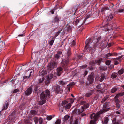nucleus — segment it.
I'll use <instances>...</instances> for the list:
<instances>
[{"label": "nucleus", "instance_id": "f257e3e1", "mask_svg": "<svg viewBox=\"0 0 124 124\" xmlns=\"http://www.w3.org/2000/svg\"><path fill=\"white\" fill-rule=\"evenodd\" d=\"M110 103L107 102L104 103L103 105V109L100 111L96 114L93 113L90 116V118L92 120L90 121L91 124H95L96 121L99 117V115L108 111L110 108Z\"/></svg>", "mask_w": 124, "mask_h": 124}, {"label": "nucleus", "instance_id": "f03ea898", "mask_svg": "<svg viewBox=\"0 0 124 124\" xmlns=\"http://www.w3.org/2000/svg\"><path fill=\"white\" fill-rule=\"evenodd\" d=\"M91 41V39H90L86 40L85 49L87 51H91L93 53L95 51L96 48L98 47L100 43H95L92 47H89V44Z\"/></svg>", "mask_w": 124, "mask_h": 124}, {"label": "nucleus", "instance_id": "7ed1b4c3", "mask_svg": "<svg viewBox=\"0 0 124 124\" xmlns=\"http://www.w3.org/2000/svg\"><path fill=\"white\" fill-rule=\"evenodd\" d=\"M65 55V60L63 63V66L65 68L67 67V65L69 63L70 60V56L71 54L70 49L69 48L67 49Z\"/></svg>", "mask_w": 124, "mask_h": 124}, {"label": "nucleus", "instance_id": "20e7f679", "mask_svg": "<svg viewBox=\"0 0 124 124\" xmlns=\"http://www.w3.org/2000/svg\"><path fill=\"white\" fill-rule=\"evenodd\" d=\"M114 5L113 3L110 4L108 6H105L101 9V12L102 14L105 13L106 10H114Z\"/></svg>", "mask_w": 124, "mask_h": 124}, {"label": "nucleus", "instance_id": "39448f33", "mask_svg": "<svg viewBox=\"0 0 124 124\" xmlns=\"http://www.w3.org/2000/svg\"><path fill=\"white\" fill-rule=\"evenodd\" d=\"M50 95L49 91L48 90L45 91H43L41 93L40 95V98L41 99L45 100L47 97H49Z\"/></svg>", "mask_w": 124, "mask_h": 124}, {"label": "nucleus", "instance_id": "423d86ee", "mask_svg": "<svg viewBox=\"0 0 124 124\" xmlns=\"http://www.w3.org/2000/svg\"><path fill=\"white\" fill-rule=\"evenodd\" d=\"M84 110V108L83 107H81L79 109L77 108L73 110L72 114L74 115H79L80 113L83 112Z\"/></svg>", "mask_w": 124, "mask_h": 124}, {"label": "nucleus", "instance_id": "0eeeda50", "mask_svg": "<svg viewBox=\"0 0 124 124\" xmlns=\"http://www.w3.org/2000/svg\"><path fill=\"white\" fill-rule=\"evenodd\" d=\"M57 66V63L54 61H52L49 63L47 67V69L48 70L51 71Z\"/></svg>", "mask_w": 124, "mask_h": 124}, {"label": "nucleus", "instance_id": "6e6552de", "mask_svg": "<svg viewBox=\"0 0 124 124\" xmlns=\"http://www.w3.org/2000/svg\"><path fill=\"white\" fill-rule=\"evenodd\" d=\"M86 21V20L81 17L76 19L75 23L76 25H78L79 26H81L84 24Z\"/></svg>", "mask_w": 124, "mask_h": 124}, {"label": "nucleus", "instance_id": "1a4fd4ad", "mask_svg": "<svg viewBox=\"0 0 124 124\" xmlns=\"http://www.w3.org/2000/svg\"><path fill=\"white\" fill-rule=\"evenodd\" d=\"M102 60V58H100L99 60L91 61L89 62V64L90 65L94 66L96 63H98L99 64H100Z\"/></svg>", "mask_w": 124, "mask_h": 124}, {"label": "nucleus", "instance_id": "9d476101", "mask_svg": "<svg viewBox=\"0 0 124 124\" xmlns=\"http://www.w3.org/2000/svg\"><path fill=\"white\" fill-rule=\"evenodd\" d=\"M94 76L93 74L91 73L88 76L87 78V81L89 84L92 83L94 81Z\"/></svg>", "mask_w": 124, "mask_h": 124}, {"label": "nucleus", "instance_id": "9b49d317", "mask_svg": "<svg viewBox=\"0 0 124 124\" xmlns=\"http://www.w3.org/2000/svg\"><path fill=\"white\" fill-rule=\"evenodd\" d=\"M118 54L115 52L110 53H107L106 54L105 56L106 58L108 59H110V57L111 56H117Z\"/></svg>", "mask_w": 124, "mask_h": 124}, {"label": "nucleus", "instance_id": "f8f14e48", "mask_svg": "<svg viewBox=\"0 0 124 124\" xmlns=\"http://www.w3.org/2000/svg\"><path fill=\"white\" fill-rule=\"evenodd\" d=\"M32 91V88L30 87L28 88L24 92L25 95L26 96H28L31 94Z\"/></svg>", "mask_w": 124, "mask_h": 124}, {"label": "nucleus", "instance_id": "ddd939ff", "mask_svg": "<svg viewBox=\"0 0 124 124\" xmlns=\"http://www.w3.org/2000/svg\"><path fill=\"white\" fill-rule=\"evenodd\" d=\"M29 64V62L27 64L20 66L19 67V69L20 70H24L27 69H28L30 67Z\"/></svg>", "mask_w": 124, "mask_h": 124}, {"label": "nucleus", "instance_id": "4468645a", "mask_svg": "<svg viewBox=\"0 0 124 124\" xmlns=\"http://www.w3.org/2000/svg\"><path fill=\"white\" fill-rule=\"evenodd\" d=\"M63 69L61 67H60L56 69V72L57 75L58 76H60L61 74L62 73Z\"/></svg>", "mask_w": 124, "mask_h": 124}, {"label": "nucleus", "instance_id": "2eb2a0df", "mask_svg": "<svg viewBox=\"0 0 124 124\" xmlns=\"http://www.w3.org/2000/svg\"><path fill=\"white\" fill-rule=\"evenodd\" d=\"M106 75L105 74L102 73L101 74L100 76L99 77L98 80L101 82H102L104 79H106Z\"/></svg>", "mask_w": 124, "mask_h": 124}, {"label": "nucleus", "instance_id": "dca6fc26", "mask_svg": "<svg viewBox=\"0 0 124 124\" xmlns=\"http://www.w3.org/2000/svg\"><path fill=\"white\" fill-rule=\"evenodd\" d=\"M55 89L56 92L58 93H61L63 91V90L60 89V86L58 85L56 86Z\"/></svg>", "mask_w": 124, "mask_h": 124}, {"label": "nucleus", "instance_id": "f3484780", "mask_svg": "<svg viewBox=\"0 0 124 124\" xmlns=\"http://www.w3.org/2000/svg\"><path fill=\"white\" fill-rule=\"evenodd\" d=\"M32 73V71H31L30 70H28L25 71L23 73V74L30 77Z\"/></svg>", "mask_w": 124, "mask_h": 124}, {"label": "nucleus", "instance_id": "a211bd4d", "mask_svg": "<svg viewBox=\"0 0 124 124\" xmlns=\"http://www.w3.org/2000/svg\"><path fill=\"white\" fill-rule=\"evenodd\" d=\"M62 52L61 51H57V54H56L55 55V58L57 59H59L60 58L61 56V55H62Z\"/></svg>", "mask_w": 124, "mask_h": 124}, {"label": "nucleus", "instance_id": "6ab92c4d", "mask_svg": "<svg viewBox=\"0 0 124 124\" xmlns=\"http://www.w3.org/2000/svg\"><path fill=\"white\" fill-rule=\"evenodd\" d=\"M96 39L97 38H96L95 37H93V42L94 43H99V42L101 39V36H100L98 37L97 39Z\"/></svg>", "mask_w": 124, "mask_h": 124}, {"label": "nucleus", "instance_id": "aec40b11", "mask_svg": "<svg viewBox=\"0 0 124 124\" xmlns=\"http://www.w3.org/2000/svg\"><path fill=\"white\" fill-rule=\"evenodd\" d=\"M94 93V91L93 90H90L88 92L86 93L85 95V96L87 97H89L92 95Z\"/></svg>", "mask_w": 124, "mask_h": 124}, {"label": "nucleus", "instance_id": "412c9836", "mask_svg": "<svg viewBox=\"0 0 124 124\" xmlns=\"http://www.w3.org/2000/svg\"><path fill=\"white\" fill-rule=\"evenodd\" d=\"M40 87L39 86H38L37 85H36L34 87V89L35 93H40V90H39L40 89Z\"/></svg>", "mask_w": 124, "mask_h": 124}, {"label": "nucleus", "instance_id": "4be33fe9", "mask_svg": "<svg viewBox=\"0 0 124 124\" xmlns=\"http://www.w3.org/2000/svg\"><path fill=\"white\" fill-rule=\"evenodd\" d=\"M113 16L112 14H110L106 17V19L108 22L110 21L113 18Z\"/></svg>", "mask_w": 124, "mask_h": 124}, {"label": "nucleus", "instance_id": "5701e85b", "mask_svg": "<svg viewBox=\"0 0 124 124\" xmlns=\"http://www.w3.org/2000/svg\"><path fill=\"white\" fill-rule=\"evenodd\" d=\"M8 102L6 101L3 106L2 110H6L8 107Z\"/></svg>", "mask_w": 124, "mask_h": 124}, {"label": "nucleus", "instance_id": "b1692460", "mask_svg": "<svg viewBox=\"0 0 124 124\" xmlns=\"http://www.w3.org/2000/svg\"><path fill=\"white\" fill-rule=\"evenodd\" d=\"M118 75V74L117 73L113 72L112 74L111 78L112 79H114L116 78Z\"/></svg>", "mask_w": 124, "mask_h": 124}, {"label": "nucleus", "instance_id": "393cba45", "mask_svg": "<svg viewBox=\"0 0 124 124\" xmlns=\"http://www.w3.org/2000/svg\"><path fill=\"white\" fill-rule=\"evenodd\" d=\"M45 79V78L44 77L40 78L38 81V84H41L44 81Z\"/></svg>", "mask_w": 124, "mask_h": 124}, {"label": "nucleus", "instance_id": "a878e982", "mask_svg": "<svg viewBox=\"0 0 124 124\" xmlns=\"http://www.w3.org/2000/svg\"><path fill=\"white\" fill-rule=\"evenodd\" d=\"M22 77L23 78L22 80L24 82L26 81V80H25V79H28L30 78V77H28L27 76L23 74L22 75Z\"/></svg>", "mask_w": 124, "mask_h": 124}, {"label": "nucleus", "instance_id": "bb28decb", "mask_svg": "<svg viewBox=\"0 0 124 124\" xmlns=\"http://www.w3.org/2000/svg\"><path fill=\"white\" fill-rule=\"evenodd\" d=\"M88 4V3L87 2H83L79 4V6L80 7H84L85 6Z\"/></svg>", "mask_w": 124, "mask_h": 124}, {"label": "nucleus", "instance_id": "cd10ccee", "mask_svg": "<svg viewBox=\"0 0 124 124\" xmlns=\"http://www.w3.org/2000/svg\"><path fill=\"white\" fill-rule=\"evenodd\" d=\"M59 32L60 33L61 36H62L65 34V30L64 29H62L59 30Z\"/></svg>", "mask_w": 124, "mask_h": 124}, {"label": "nucleus", "instance_id": "c85d7f7f", "mask_svg": "<svg viewBox=\"0 0 124 124\" xmlns=\"http://www.w3.org/2000/svg\"><path fill=\"white\" fill-rule=\"evenodd\" d=\"M109 95H107L105 96L104 98L102 99V100L101 101V103H104L105 101L109 98Z\"/></svg>", "mask_w": 124, "mask_h": 124}, {"label": "nucleus", "instance_id": "c756f323", "mask_svg": "<svg viewBox=\"0 0 124 124\" xmlns=\"http://www.w3.org/2000/svg\"><path fill=\"white\" fill-rule=\"evenodd\" d=\"M118 98V97H116V96H115L114 98V99L116 103H120V101Z\"/></svg>", "mask_w": 124, "mask_h": 124}, {"label": "nucleus", "instance_id": "7c9ffc66", "mask_svg": "<svg viewBox=\"0 0 124 124\" xmlns=\"http://www.w3.org/2000/svg\"><path fill=\"white\" fill-rule=\"evenodd\" d=\"M119 122L116 121V118H114L112 120V124H119Z\"/></svg>", "mask_w": 124, "mask_h": 124}, {"label": "nucleus", "instance_id": "2f4dec72", "mask_svg": "<svg viewBox=\"0 0 124 124\" xmlns=\"http://www.w3.org/2000/svg\"><path fill=\"white\" fill-rule=\"evenodd\" d=\"M46 102V100H42L41 101H39L38 102L39 104V105H42L45 103Z\"/></svg>", "mask_w": 124, "mask_h": 124}, {"label": "nucleus", "instance_id": "473e14b6", "mask_svg": "<svg viewBox=\"0 0 124 124\" xmlns=\"http://www.w3.org/2000/svg\"><path fill=\"white\" fill-rule=\"evenodd\" d=\"M124 94V92H123L122 93H120L116 95V97H120L123 96Z\"/></svg>", "mask_w": 124, "mask_h": 124}, {"label": "nucleus", "instance_id": "72a5a7b5", "mask_svg": "<svg viewBox=\"0 0 124 124\" xmlns=\"http://www.w3.org/2000/svg\"><path fill=\"white\" fill-rule=\"evenodd\" d=\"M51 80L47 78V77L46 79L45 84L47 85L49 84L50 83Z\"/></svg>", "mask_w": 124, "mask_h": 124}, {"label": "nucleus", "instance_id": "f704fd0d", "mask_svg": "<svg viewBox=\"0 0 124 124\" xmlns=\"http://www.w3.org/2000/svg\"><path fill=\"white\" fill-rule=\"evenodd\" d=\"M117 88L116 87H114L111 90V92L114 93L117 90Z\"/></svg>", "mask_w": 124, "mask_h": 124}, {"label": "nucleus", "instance_id": "c9c22d12", "mask_svg": "<svg viewBox=\"0 0 124 124\" xmlns=\"http://www.w3.org/2000/svg\"><path fill=\"white\" fill-rule=\"evenodd\" d=\"M71 105V104L70 103H69L67 104H66L65 106V108L69 109Z\"/></svg>", "mask_w": 124, "mask_h": 124}, {"label": "nucleus", "instance_id": "e433bc0d", "mask_svg": "<svg viewBox=\"0 0 124 124\" xmlns=\"http://www.w3.org/2000/svg\"><path fill=\"white\" fill-rule=\"evenodd\" d=\"M92 14L90 12V13H89L86 16V18L85 19V20H86L88 18H89L90 17H91L92 16Z\"/></svg>", "mask_w": 124, "mask_h": 124}, {"label": "nucleus", "instance_id": "4c0bfd02", "mask_svg": "<svg viewBox=\"0 0 124 124\" xmlns=\"http://www.w3.org/2000/svg\"><path fill=\"white\" fill-rule=\"evenodd\" d=\"M124 69L122 68L118 71V73L119 75H121L124 73Z\"/></svg>", "mask_w": 124, "mask_h": 124}, {"label": "nucleus", "instance_id": "58836bf2", "mask_svg": "<svg viewBox=\"0 0 124 124\" xmlns=\"http://www.w3.org/2000/svg\"><path fill=\"white\" fill-rule=\"evenodd\" d=\"M53 77V75L52 74H49L48 76L47 77V78L49 79H50L51 80Z\"/></svg>", "mask_w": 124, "mask_h": 124}, {"label": "nucleus", "instance_id": "ea45409f", "mask_svg": "<svg viewBox=\"0 0 124 124\" xmlns=\"http://www.w3.org/2000/svg\"><path fill=\"white\" fill-rule=\"evenodd\" d=\"M109 118L108 117H106L105 118L104 120V123L105 124H107L108 122Z\"/></svg>", "mask_w": 124, "mask_h": 124}, {"label": "nucleus", "instance_id": "a19ab883", "mask_svg": "<svg viewBox=\"0 0 124 124\" xmlns=\"http://www.w3.org/2000/svg\"><path fill=\"white\" fill-rule=\"evenodd\" d=\"M111 61L109 60H107L105 61V63L106 65L109 66L110 64Z\"/></svg>", "mask_w": 124, "mask_h": 124}, {"label": "nucleus", "instance_id": "79ce46f5", "mask_svg": "<svg viewBox=\"0 0 124 124\" xmlns=\"http://www.w3.org/2000/svg\"><path fill=\"white\" fill-rule=\"evenodd\" d=\"M71 27L70 26H67L66 27V29L67 30V31L68 32H69V31H70L71 30Z\"/></svg>", "mask_w": 124, "mask_h": 124}, {"label": "nucleus", "instance_id": "37998d69", "mask_svg": "<svg viewBox=\"0 0 124 124\" xmlns=\"http://www.w3.org/2000/svg\"><path fill=\"white\" fill-rule=\"evenodd\" d=\"M31 114L32 115H34L36 114V111L35 110H31L30 111Z\"/></svg>", "mask_w": 124, "mask_h": 124}, {"label": "nucleus", "instance_id": "c03bdc74", "mask_svg": "<svg viewBox=\"0 0 124 124\" xmlns=\"http://www.w3.org/2000/svg\"><path fill=\"white\" fill-rule=\"evenodd\" d=\"M15 80H16L15 79L12 80L8 82V84H9V85H12L14 83Z\"/></svg>", "mask_w": 124, "mask_h": 124}, {"label": "nucleus", "instance_id": "a18cd8bd", "mask_svg": "<svg viewBox=\"0 0 124 124\" xmlns=\"http://www.w3.org/2000/svg\"><path fill=\"white\" fill-rule=\"evenodd\" d=\"M68 103L67 101L65 100L63 101H62V106H63V108H64L65 107V105L66 104Z\"/></svg>", "mask_w": 124, "mask_h": 124}, {"label": "nucleus", "instance_id": "49530a36", "mask_svg": "<svg viewBox=\"0 0 124 124\" xmlns=\"http://www.w3.org/2000/svg\"><path fill=\"white\" fill-rule=\"evenodd\" d=\"M52 39V40L50 41L48 43L51 46H52L53 45L54 41L55 39Z\"/></svg>", "mask_w": 124, "mask_h": 124}, {"label": "nucleus", "instance_id": "de8ad7c7", "mask_svg": "<svg viewBox=\"0 0 124 124\" xmlns=\"http://www.w3.org/2000/svg\"><path fill=\"white\" fill-rule=\"evenodd\" d=\"M105 87H106L107 88H110L111 87V85L109 84H105Z\"/></svg>", "mask_w": 124, "mask_h": 124}, {"label": "nucleus", "instance_id": "09e8293b", "mask_svg": "<svg viewBox=\"0 0 124 124\" xmlns=\"http://www.w3.org/2000/svg\"><path fill=\"white\" fill-rule=\"evenodd\" d=\"M3 44H4L3 42L2 41H0V51L2 49Z\"/></svg>", "mask_w": 124, "mask_h": 124}, {"label": "nucleus", "instance_id": "8fccbe9b", "mask_svg": "<svg viewBox=\"0 0 124 124\" xmlns=\"http://www.w3.org/2000/svg\"><path fill=\"white\" fill-rule=\"evenodd\" d=\"M47 73V72L46 70H43L41 72V75H46Z\"/></svg>", "mask_w": 124, "mask_h": 124}, {"label": "nucleus", "instance_id": "3c124183", "mask_svg": "<svg viewBox=\"0 0 124 124\" xmlns=\"http://www.w3.org/2000/svg\"><path fill=\"white\" fill-rule=\"evenodd\" d=\"M70 116H69L68 115H65L64 117V119L65 120H67L69 118Z\"/></svg>", "mask_w": 124, "mask_h": 124}, {"label": "nucleus", "instance_id": "603ef678", "mask_svg": "<svg viewBox=\"0 0 124 124\" xmlns=\"http://www.w3.org/2000/svg\"><path fill=\"white\" fill-rule=\"evenodd\" d=\"M114 67V65L113 64L111 65L110 66L108 67V70H110Z\"/></svg>", "mask_w": 124, "mask_h": 124}, {"label": "nucleus", "instance_id": "864d4df0", "mask_svg": "<svg viewBox=\"0 0 124 124\" xmlns=\"http://www.w3.org/2000/svg\"><path fill=\"white\" fill-rule=\"evenodd\" d=\"M123 55H122L121 56L118 57L116 58H115L114 59L117 60L118 61L120 59H121L123 57Z\"/></svg>", "mask_w": 124, "mask_h": 124}, {"label": "nucleus", "instance_id": "5fc2aeb1", "mask_svg": "<svg viewBox=\"0 0 124 124\" xmlns=\"http://www.w3.org/2000/svg\"><path fill=\"white\" fill-rule=\"evenodd\" d=\"M75 85V83L74 82H72L70 83L68 85L71 87L73 85Z\"/></svg>", "mask_w": 124, "mask_h": 124}, {"label": "nucleus", "instance_id": "6e6d98bb", "mask_svg": "<svg viewBox=\"0 0 124 124\" xmlns=\"http://www.w3.org/2000/svg\"><path fill=\"white\" fill-rule=\"evenodd\" d=\"M52 118V116L51 115L48 116L46 118V119L47 120H51Z\"/></svg>", "mask_w": 124, "mask_h": 124}, {"label": "nucleus", "instance_id": "4d7b16f0", "mask_svg": "<svg viewBox=\"0 0 124 124\" xmlns=\"http://www.w3.org/2000/svg\"><path fill=\"white\" fill-rule=\"evenodd\" d=\"M60 33L59 32V31H58V32H56L55 33V35L54 37H53L52 39H53L54 38H55L56 37H57L58 35H59V34H60Z\"/></svg>", "mask_w": 124, "mask_h": 124}, {"label": "nucleus", "instance_id": "13d9d810", "mask_svg": "<svg viewBox=\"0 0 124 124\" xmlns=\"http://www.w3.org/2000/svg\"><path fill=\"white\" fill-rule=\"evenodd\" d=\"M59 18L57 16H56L54 20V21L55 22H57L59 21Z\"/></svg>", "mask_w": 124, "mask_h": 124}, {"label": "nucleus", "instance_id": "bf43d9fd", "mask_svg": "<svg viewBox=\"0 0 124 124\" xmlns=\"http://www.w3.org/2000/svg\"><path fill=\"white\" fill-rule=\"evenodd\" d=\"M119 64V62L118 60H115L114 61V64L115 65H117Z\"/></svg>", "mask_w": 124, "mask_h": 124}, {"label": "nucleus", "instance_id": "052dcab7", "mask_svg": "<svg viewBox=\"0 0 124 124\" xmlns=\"http://www.w3.org/2000/svg\"><path fill=\"white\" fill-rule=\"evenodd\" d=\"M116 108L117 109V110H118L120 107L119 103H116Z\"/></svg>", "mask_w": 124, "mask_h": 124}, {"label": "nucleus", "instance_id": "680f3d73", "mask_svg": "<svg viewBox=\"0 0 124 124\" xmlns=\"http://www.w3.org/2000/svg\"><path fill=\"white\" fill-rule=\"evenodd\" d=\"M106 46L103 45V44L101 43L100 45V48H104L106 47Z\"/></svg>", "mask_w": 124, "mask_h": 124}, {"label": "nucleus", "instance_id": "e2e57ef3", "mask_svg": "<svg viewBox=\"0 0 124 124\" xmlns=\"http://www.w3.org/2000/svg\"><path fill=\"white\" fill-rule=\"evenodd\" d=\"M59 108L60 110L61 111H63V108H63V106H62V105L61 106L59 105Z\"/></svg>", "mask_w": 124, "mask_h": 124}, {"label": "nucleus", "instance_id": "0e129e2a", "mask_svg": "<svg viewBox=\"0 0 124 124\" xmlns=\"http://www.w3.org/2000/svg\"><path fill=\"white\" fill-rule=\"evenodd\" d=\"M89 106V103H87L85 104L84 107L83 106L84 108V109L85 108H88Z\"/></svg>", "mask_w": 124, "mask_h": 124}, {"label": "nucleus", "instance_id": "69168bd1", "mask_svg": "<svg viewBox=\"0 0 124 124\" xmlns=\"http://www.w3.org/2000/svg\"><path fill=\"white\" fill-rule=\"evenodd\" d=\"M61 122V121L60 119H58L56 121L55 124H60Z\"/></svg>", "mask_w": 124, "mask_h": 124}, {"label": "nucleus", "instance_id": "338daca9", "mask_svg": "<svg viewBox=\"0 0 124 124\" xmlns=\"http://www.w3.org/2000/svg\"><path fill=\"white\" fill-rule=\"evenodd\" d=\"M71 44L72 46H75L76 45L75 40H73L71 42Z\"/></svg>", "mask_w": 124, "mask_h": 124}, {"label": "nucleus", "instance_id": "774afa93", "mask_svg": "<svg viewBox=\"0 0 124 124\" xmlns=\"http://www.w3.org/2000/svg\"><path fill=\"white\" fill-rule=\"evenodd\" d=\"M117 12H120V13H122L123 12H124V10L122 9H118V10L117 11Z\"/></svg>", "mask_w": 124, "mask_h": 124}]
</instances>
